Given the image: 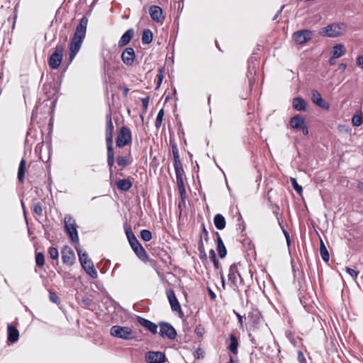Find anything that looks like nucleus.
<instances>
[{"label": "nucleus", "mask_w": 363, "mask_h": 363, "mask_svg": "<svg viewBox=\"0 0 363 363\" xmlns=\"http://www.w3.org/2000/svg\"><path fill=\"white\" fill-rule=\"evenodd\" d=\"M50 301L54 303H58L59 298L56 293L50 291L49 294Z\"/></svg>", "instance_id": "49"}, {"label": "nucleus", "mask_w": 363, "mask_h": 363, "mask_svg": "<svg viewBox=\"0 0 363 363\" xmlns=\"http://www.w3.org/2000/svg\"><path fill=\"white\" fill-rule=\"evenodd\" d=\"M199 240L203 242V240L207 242L208 241V232L206 230L205 225L201 224V231L199 235Z\"/></svg>", "instance_id": "39"}, {"label": "nucleus", "mask_w": 363, "mask_h": 363, "mask_svg": "<svg viewBox=\"0 0 363 363\" xmlns=\"http://www.w3.org/2000/svg\"><path fill=\"white\" fill-rule=\"evenodd\" d=\"M195 333L199 337H202L205 333V329L201 325H199L195 328Z\"/></svg>", "instance_id": "50"}, {"label": "nucleus", "mask_w": 363, "mask_h": 363, "mask_svg": "<svg viewBox=\"0 0 363 363\" xmlns=\"http://www.w3.org/2000/svg\"><path fill=\"white\" fill-rule=\"evenodd\" d=\"M62 262L68 266H72L75 261L74 251L68 246H64L61 250Z\"/></svg>", "instance_id": "12"}, {"label": "nucleus", "mask_w": 363, "mask_h": 363, "mask_svg": "<svg viewBox=\"0 0 363 363\" xmlns=\"http://www.w3.org/2000/svg\"><path fill=\"white\" fill-rule=\"evenodd\" d=\"M117 188L121 191H128L133 186V183L130 179H119L116 183Z\"/></svg>", "instance_id": "24"}, {"label": "nucleus", "mask_w": 363, "mask_h": 363, "mask_svg": "<svg viewBox=\"0 0 363 363\" xmlns=\"http://www.w3.org/2000/svg\"><path fill=\"white\" fill-rule=\"evenodd\" d=\"M76 250L77 252L81 264H86L87 261L91 260L88 257V254L85 251H82L80 247H76Z\"/></svg>", "instance_id": "34"}, {"label": "nucleus", "mask_w": 363, "mask_h": 363, "mask_svg": "<svg viewBox=\"0 0 363 363\" xmlns=\"http://www.w3.org/2000/svg\"><path fill=\"white\" fill-rule=\"evenodd\" d=\"M164 114V109L161 108L157 113L155 123V125L156 128H157V129L160 128L162 125Z\"/></svg>", "instance_id": "41"}, {"label": "nucleus", "mask_w": 363, "mask_h": 363, "mask_svg": "<svg viewBox=\"0 0 363 363\" xmlns=\"http://www.w3.org/2000/svg\"><path fill=\"white\" fill-rule=\"evenodd\" d=\"M111 336L125 340H134L137 337V332L128 326L113 325L110 329Z\"/></svg>", "instance_id": "3"}, {"label": "nucleus", "mask_w": 363, "mask_h": 363, "mask_svg": "<svg viewBox=\"0 0 363 363\" xmlns=\"http://www.w3.org/2000/svg\"><path fill=\"white\" fill-rule=\"evenodd\" d=\"M291 182L295 191L298 194H301L302 193L303 189L302 186L298 184L296 179L295 178H291Z\"/></svg>", "instance_id": "47"}, {"label": "nucleus", "mask_w": 363, "mask_h": 363, "mask_svg": "<svg viewBox=\"0 0 363 363\" xmlns=\"http://www.w3.org/2000/svg\"><path fill=\"white\" fill-rule=\"evenodd\" d=\"M149 101H150L149 96L141 99L143 108L144 110H146L147 108L148 105H149Z\"/></svg>", "instance_id": "53"}, {"label": "nucleus", "mask_w": 363, "mask_h": 363, "mask_svg": "<svg viewBox=\"0 0 363 363\" xmlns=\"http://www.w3.org/2000/svg\"><path fill=\"white\" fill-rule=\"evenodd\" d=\"M174 167L176 174L177 184L178 186L179 192L182 201L185 203L186 199V189L184 183V170L182 162L174 164Z\"/></svg>", "instance_id": "7"}, {"label": "nucleus", "mask_w": 363, "mask_h": 363, "mask_svg": "<svg viewBox=\"0 0 363 363\" xmlns=\"http://www.w3.org/2000/svg\"><path fill=\"white\" fill-rule=\"evenodd\" d=\"M84 270L88 274L91 278H97V272L94 268V263L91 260L87 261L86 264H81Z\"/></svg>", "instance_id": "25"}, {"label": "nucleus", "mask_w": 363, "mask_h": 363, "mask_svg": "<svg viewBox=\"0 0 363 363\" xmlns=\"http://www.w3.org/2000/svg\"><path fill=\"white\" fill-rule=\"evenodd\" d=\"M157 83L156 89H158L160 86V85L162 82L163 78H164L163 69H159L158 73L157 74Z\"/></svg>", "instance_id": "48"}, {"label": "nucleus", "mask_w": 363, "mask_h": 363, "mask_svg": "<svg viewBox=\"0 0 363 363\" xmlns=\"http://www.w3.org/2000/svg\"><path fill=\"white\" fill-rule=\"evenodd\" d=\"M61 82L52 79L44 84L43 90L48 99L55 98L53 103H55L60 92Z\"/></svg>", "instance_id": "6"}, {"label": "nucleus", "mask_w": 363, "mask_h": 363, "mask_svg": "<svg viewBox=\"0 0 363 363\" xmlns=\"http://www.w3.org/2000/svg\"><path fill=\"white\" fill-rule=\"evenodd\" d=\"M320 254L323 261H329L330 255L323 240H320Z\"/></svg>", "instance_id": "35"}, {"label": "nucleus", "mask_w": 363, "mask_h": 363, "mask_svg": "<svg viewBox=\"0 0 363 363\" xmlns=\"http://www.w3.org/2000/svg\"><path fill=\"white\" fill-rule=\"evenodd\" d=\"M233 313L236 315V316L238 318V323H240V325H242V324H243V316H242L240 313H238L235 311H233Z\"/></svg>", "instance_id": "57"}, {"label": "nucleus", "mask_w": 363, "mask_h": 363, "mask_svg": "<svg viewBox=\"0 0 363 363\" xmlns=\"http://www.w3.org/2000/svg\"><path fill=\"white\" fill-rule=\"evenodd\" d=\"M48 254L52 259H58L59 252L56 247H50L48 249Z\"/></svg>", "instance_id": "46"}, {"label": "nucleus", "mask_w": 363, "mask_h": 363, "mask_svg": "<svg viewBox=\"0 0 363 363\" xmlns=\"http://www.w3.org/2000/svg\"><path fill=\"white\" fill-rule=\"evenodd\" d=\"M209 257L212 260L215 268L218 269L220 267V263L218 259L216 258V255L213 249L210 250Z\"/></svg>", "instance_id": "43"}, {"label": "nucleus", "mask_w": 363, "mask_h": 363, "mask_svg": "<svg viewBox=\"0 0 363 363\" xmlns=\"http://www.w3.org/2000/svg\"><path fill=\"white\" fill-rule=\"evenodd\" d=\"M228 277L229 281L234 284H236L237 277H239L240 278V274L238 272L237 264L233 263L230 266Z\"/></svg>", "instance_id": "23"}, {"label": "nucleus", "mask_w": 363, "mask_h": 363, "mask_svg": "<svg viewBox=\"0 0 363 363\" xmlns=\"http://www.w3.org/2000/svg\"><path fill=\"white\" fill-rule=\"evenodd\" d=\"M337 57H334L333 55L331 56V57L328 60V63L330 65H334L335 63H336V59Z\"/></svg>", "instance_id": "62"}, {"label": "nucleus", "mask_w": 363, "mask_h": 363, "mask_svg": "<svg viewBox=\"0 0 363 363\" xmlns=\"http://www.w3.org/2000/svg\"><path fill=\"white\" fill-rule=\"evenodd\" d=\"M216 234V244H217V251L219 255V257L223 259L226 256L227 250L218 232Z\"/></svg>", "instance_id": "22"}, {"label": "nucleus", "mask_w": 363, "mask_h": 363, "mask_svg": "<svg viewBox=\"0 0 363 363\" xmlns=\"http://www.w3.org/2000/svg\"><path fill=\"white\" fill-rule=\"evenodd\" d=\"M208 294H209V296H210L212 300H215V299H216V294L213 292V291L211 288H209V287H208Z\"/></svg>", "instance_id": "58"}, {"label": "nucleus", "mask_w": 363, "mask_h": 363, "mask_svg": "<svg viewBox=\"0 0 363 363\" xmlns=\"http://www.w3.org/2000/svg\"><path fill=\"white\" fill-rule=\"evenodd\" d=\"M123 95H124L125 96H127V95H128V91H129V89H128V87H126V86H124V87L123 88Z\"/></svg>", "instance_id": "64"}, {"label": "nucleus", "mask_w": 363, "mask_h": 363, "mask_svg": "<svg viewBox=\"0 0 363 363\" xmlns=\"http://www.w3.org/2000/svg\"><path fill=\"white\" fill-rule=\"evenodd\" d=\"M145 360L147 363H164L166 357L162 352H148L145 354Z\"/></svg>", "instance_id": "13"}, {"label": "nucleus", "mask_w": 363, "mask_h": 363, "mask_svg": "<svg viewBox=\"0 0 363 363\" xmlns=\"http://www.w3.org/2000/svg\"><path fill=\"white\" fill-rule=\"evenodd\" d=\"M198 250L199 252V257L201 259H206L207 255L205 250L204 244L201 240L198 242Z\"/></svg>", "instance_id": "38"}, {"label": "nucleus", "mask_w": 363, "mask_h": 363, "mask_svg": "<svg viewBox=\"0 0 363 363\" xmlns=\"http://www.w3.org/2000/svg\"><path fill=\"white\" fill-rule=\"evenodd\" d=\"M35 263L39 267H42L45 264V255L43 252H39L35 254Z\"/></svg>", "instance_id": "37"}, {"label": "nucleus", "mask_w": 363, "mask_h": 363, "mask_svg": "<svg viewBox=\"0 0 363 363\" xmlns=\"http://www.w3.org/2000/svg\"><path fill=\"white\" fill-rule=\"evenodd\" d=\"M25 168H26V160L24 159H22L20 162L18 170V179L21 183H23L24 181Z\"/></svg>", "instance_id": "33"}, {"label": "nucleus", "mask_w": 363, "mask_h": 363, "mask_svg": "<svg viewBox=\"0 0 363 363\" xmlns=\"http://www.w3.org/2000/svg\"><path fill=\"white\" fill-rule=\"evenodd\" d=\"M293 108L298 111H305L307 107V103L301 97H296L293 99Z\"/></svg>", "instance_id": "26"}, {"label": "nucleus", "mask_w": 363, "mask_h": 363, "mask_svg": "<svg viewBox=\"0 0 363 363\" xmlns=\"http://www.w3.org/2000/svg\"><path fill=\"white\" fill-rule=\"evenodd\" d=\"M213 222L218 230H223L225 227V219L221 214H216L214 216Z\"/></svg>", "instance_id": "30"}, {"label": "nucleus", "mask_w": 363, "mask_h": 363, "mask_svg": "<svg viewBox=\"0 0 363 363\" xmlns=\"http://www.w3.org/2000/svg\"><path fill=\"white\" fill-rule=\"evenodd\" d=\"M8 330V340L11 342L18 341L19 337V332L16 327L9 325L7 328Z\"/></svg>", "instance_id": "27"}, {"label": "nucleus", "mask_w": 363, "mask_h": 363, "mask_svg": "<svg viewBox=\"0 0 363 363\" xmlns=\"http://www.w3.org/2000/svg\"><path fill=\"white\" fill-rule=\"evenodd\" d=\"M313 32L308 29L298 30L294 33L293 40L297 44H303L311 40Z\"/></svg>", "instance_id": "11"}, {"label": "nucleus", "mask_w": 363, "mask_h": 363, "mask_svg": "<svg viewBox=\"0 0 363 363\" xmlns=\"http://www.w3.org/2000/svg\"><path fill=\"white\" fill-rule=\"evenodd\" d=\"M170 145L172 147V153L179 151L178 148H177V144L174 142L170 140Z\"/></svg>", "instance_id": "59"}, {"label": "nucleus", "mask_w": 363, "mask_h": 363, "mask_svg": "<svg viewBox=\"0 0 363 363\" xmlns=\"http://www.w3.org/2000/svg\"><path fill=\"white\" fill-rule=\"evenodd\" d=\"M65 48L64 43H57L55 48L54 52L48 58L49 67L52 69H57L62 60L63 52Z\"/></svg>", "instance_id": "5"}, {"label": "nucleus", "mask_w": 363, "mask_h": 363, "mask_svg": "<svg viewBox=\"0 0 363 363\" xmlns=\"http://www.w3.org/2000/svg\"><path fill=\"white\" fill-rule=\"evenodd\" d=\"M248 72L247 76H253L256 74V67L255 62L253 61V58L252 57L248 62Z\"/></svg>", "instance_id": "42"}, {"label": "nucleus", "mask_w": 363, "mask_h": 363, "mask_svg": "<svg viewBox=\"0 0 363 363\" xmlns=\"http://www.w3.org/2000/svg\"><path fill=\"white\" fill-rule=\"evenodd\" d=\"M113 124L112 122L111 114L107 113L106 116V142L107 145V164L109 168L110 179L113 176V167L114 164V150L113 147Z\"/></svg>", "instance_id": "2"}, {"label": "nucleus", "mask_w": 363, "mask_h": 363, "mask_svg": "<svg viewBox=\"0 0 363 363\" xmlns=\"http://www.w3.org/2000/svg\"><path fill=\"white\" fill-rule=\"evenodd\" d=\"M160 332L159 334L162 337H167L169 340H174L177 336V331L175 328L167 322H160L159 323Z\"/></svg>", "instance_id": "10"}, {"label": "nucleus", "mask_w": 363, "mask_h": 363, "mask_svg": "<svg viewBox=\"0 0 363 363\" xmlns=\"http://www.w3.org/2000/svg\"><path fill=\"white\" fill-rule=\"evenodd\" d=\"M33 213L39 216H43V206L40 202L35 203L33 206Z\"/></svg>", "instance_id": "45"}, {"label": "nucleus", "mask_w": 363, "mask_h": 363, "mask_svg": "<svg viewBox=\"0 0 363 363\" xmlns=\"http://www.w3.org/2000/svg\"><path fill=\"white\" fill-rule=\"evenodd\" d=\"M172 155H173L174 164L180 163L181 161L179 159V151H177L176 152H173Z\"/></svg>", "instance_id": "54"}, {"label": "nucleus", "mask_w": 363, "mask_h": 363, "mask_svg": "<svg viewBox=\"0 0 363 363\" xmlns=\"http://www.w3.org/2000/svg\"><path fill=\"white\" fill-rule=\"evenodd\" d=\"M88 24V18L86 16H83L79 24L77 25L74 34L69 44V53L68 59V65L70 64L77 52L79 51L82 42L85 38L86 27Z\"/></svg>", "instance_id": "1"}, {"label": "nucleus", "mask_w": 363, "mask_h": 363, "mask_svg": "<svg viewBox=\"0 0 363 363\" xmlns=\"http://www.w3.org/2000/svg\"><path fill=\"white\" fill-rule=\"evenodd\" d=\"M347 26L344 23H333L322 28L320 33L323 36L336 38L346 32Z\"/></svg>", "instance_id": "4"}, {"label": "nucleus", "mask_w": 363, "mask_h": 363, "mask_svg": "<svg viewBox=\"0 0 363 363\" xmlns=\"http://www.w3.org/2000/svg\"><path fill=\"white\" fill-rule=\"evenodd\" d=\"M171 308L174 312H182L180 304L175 296L173 289H168L166 292Z\"/></svg>", "instance_id": "17"}, {"label": "nucleus", "mask_w": 363, "mask_h": 363, "mask_svg": "<svg viewBox=\"0 0 363 363\" xmlns=\"http://www.w3.org/2000/svg\"><path fill=\"white\" fill-rule=\"evenodd\" d=\"M135 59V53L133 48L128 47L121 54V60L127 66H132Z\"/></svg>", "instance_id": "14"}, {"label": "nucleus", "mask_w": 363, "mask_h": 363, "mask_svg": "<svg viewBox=\"0 0 363 363\" xmlns=\"http://www.w3.org/2000/svg\"><path fill=\"white\" fill-rule=\"evenodd\" d=\"M357 65L359 67L363 68V55H359L357 57Z\"/></svg>", "instance_id": "55"}, {"label": "nucleus", "mask_w": 363, "mask_h": 363, "mask_svg": "<svg viewBox=\"0 0 363 363\" xmlns=\"http://www.w3.org/2000/svg\"><path fill=\"white\" fill-rule=\"evenodd\" d=\"M289 123L292 128L296 130L301 129L306 124L305 118L303 116L298 114L290 119Z\"/></svg>", "instance_id": "20"}, {"label": "nucleus", "mask_w": 363, "mask_h": 363, "mask_svg": "<svg viewBox=\"0 0 363 363\" xmlns=\"http://www.w3.org/2000/svg\"><path fill=\"white\" fill-rule=\"evenodd\" d=\"M152 233L149 230L143 229L140 231V238L145 242L152 239Z\"/></svg>", "instance_id": "44"}, {"label": "nucleus", "mask_w": 363, "mask_h": 363, "mask_svg": "<svg viewBox=\"0 0 363 363\" xmlns=\"http://www.w3.org/2000/svg\"><path fill=\"white\" fill-rule=\"evenodd\" d=\"M352 123L354 126L358 127L363 123V116L362 114H355L352 118Z\"/></svg>", "instance_id": "40"}, {"label": "nucleus", "mask_w": 363, "mask_h": 363, "mask_svg": "<svg viewBox=\"0 0 363 363\" xmlns=\"http://www.w3.org/2000/svg\"><path fill=\"white\" fill-rule=\"evenodd\" d=\"M346 53V48L342 44H337L333 48L332 55L334 57H340Z\"/></svg>", "instance_id": "29"}, {"label": "nucleus", "mask_w": 363, "mask_h": 363, "mask_svg": "<svg viewBox=\"0 0 363 363\" xmlns=\"http://www.w3.org/2000/svg\"><path fill=\"white\" fill-rule=\"evenodd\" d=\"M132 133L130 128L127 126H122L118 134L116 139V146L122 147L131 143Z\"/></svg>", "instance_id": "9"}, {"label": "nucleus", "mask_w": 363, "mask_h": 363, "mask_svg": "<svg viewBox=\"0 0 363 363\" xmlns=\"http://www.w3.org/2000/svg\"><path fill=\"white\" fill-rule=\"evenodd\" d=\"M230 343L228 346V349L234 354H237L238 341L236 337L233 334L230 335Z\"/></svg>", "instance_id": "32"}, {"label": "nucleus", "mask_w": 363, "mask_h": 363, "mask_svg": "<svg viewBox=\"0 0 363 363\" xmlns=\"http://www.w3.org/2000/svg\"><path fill=\"white\" fill-rule=\"evenodd\" d=\"M132 158L128 155L118 156L116 158L117 164L119 167H121V170L127 166L130 165L132 163Z\"/></svg>", "instance_id": "28"}, {"label": "nucleus", "mask_w": 363, "mask_h": 363, "mask_svg": "<svg viewBox=\"0 0 363 363\" xmlns=\"http://www.w3.org/2000/svg\"><path fill=\"white\" fill-rule=\"evenodd\" d=\"M312 101L315 105L324 110L330 108L329 104L322 98L321 94L317 90L312 91Z\"/></svg>", "instance_id": "18"}, {"label": "nucleus", "mask_w": 363, "mask_h": 363, "mask_svg": "<svg viewBox=\"0 0 363 363\" xmlns=\"http://www.w3.org/2000/svg\"><path fill=\"white\" fill-rule=\"evenodd\" d=\"M131 248L138 256V257L143 260L146 261L148 258L147 254L144 249V247L141 245V244L138 242V239L129 243Z\"/></svg>", "instance_id": "15"}, {"label": "nucleus", "mask_w": 363, "mask_h": 363, "mask_svg": "<svg viewBox=\"0 0 363 363\" xmlns=\"http://www.w3.org/2000/svg\"><path fill=\"white\" fill-rule=\"evenodd\" d=\"M124 230L129 243L137 240L130 226L125 225Z\"/></svg>", "instance_id": "36"}, {"label": "nucleus", "mask_w": 363, "mask_h": 363, "mask_svg": "<svg viewBox=\"0 0 363 363\" xmlns=\"http://www.w3.org/2000/svg\"><path fill=\"white\" fill-rule=\"evenodd\" d=\"M284 8V5H283L281 9L277 11V13H276L275 16L273 18V20H275L279 16V14L281 13L283 9Z\"/></svg>", "instance_id": "63"}, {"label": "nucleus", "mask_w": 363, "mask_h": 363, "mask_svg": "<svg viewBox=\"0 0 363 363\" xmlns=\"http://www.w3.org/2000/svg\"><path fill=\"white\" fill-rule=\"evenodd\" d=\"M298 361L299 363H307L304 354L301 350L298 351Z\"/></svg>", "instance_id": "52"}, {"label": "nucleus", "mask_w": 363, "mask_h": 363, "mask_svg": "<svg viewBox=\"0 0 363 363\" xmlns=\"http://www.w3.org/2000/svg\"><path fill=\"white\" fill-rule=\"evenodd\" d=\"M153 34L150 29H145L142 34V43L144 45H148L152 41Z\"/></svg>", "instance_id": "31"}, {"label": "nucleus", "mask_w": 363, "mask_h": 363, "mask_svg": "<svg viewBox=\"0 0 363 363\" xmlns=\"http://www.w3.org/2000/svg\"><path fill=\"white\" fill-rule=\"evenodd\" d=\"M149 13L151 18L157 22L162 23L164 20V16H163L162 9L158 6H151L149 9Z\"/></svg>", "instance_id": "16"}, {"label": "nucleus", "mask_w": 363, "mask_h": 363, "mask_svg": "<svg viewBox=\"0 0 363 363\" xmlns=\"http://www.w3.org/2000/svg\"><path fill=\"white\" fill-rule=\"evenodd\" d=\"M346 272L353 278H357V277L359 274V272L357 271L350 267L346 268Z\"/></svg>", "instance_id": "51"}, {"label": "nucleus", "mask_w": 363, "mask_h": 363, "mask_svg": "<svg viewBox=\"0 0 363 363\" xmlns=\"http://www.w3.org/2000/svg\"><path fill=\"white\" fill-rule=\"evenodd\" d=\"M347 67V65L346 63H340L338 66V69L341 70L342 72H344Z\"/></svg>", "instance_id": "60"}, {"label": "nucleus", "mask_w": 363, "mask_h": 363, "mask_svg": "<svg viewBox=\"0 0 363 363\" xmlns=\"http://www.w3.org/2000/svg\"><path fill=\"white\" fill-rule=\"evenodd\" d=\"M65 230L72 242H79V236L74 219L69 215L65 217Z\"/></svg>", "instance_id": "8"}, {"label": "nucleus", "mask_w": 363, "mask_h": 363, "mask_svg": "<svg viewBox=\"0 0 363 363\" xmlns=\"http://www.w3.org/2000/svg\"><path fill=\"white\" fill-rule=\"evenodd\" d=\"M301 130L304 135H307L308 134V129L306 124L301 128Z\"/></svg>", "instance_id": "61"}, {"label": "nucleus", "mask_w": 363, "mask_h": 363, "mask_svg": "<svg viewBox=\"0 0 363 363\" xmlns=\"http://www.w3.org/2000/svg\"><path fill=\"white\" fill-rule=\"evenodd\" d=\"M282 228V230H283V233L284 235V237L286 238V242H287V245H289L290 244V236H289V233L284 228Z\"/></svg>", "instance_id": "56"}, {"label": "nucleus", "mask_w": 363, "mask_h": 363, "mask_svg": "<svg viewBox=\"0 0 363 363\" xmlns=\"http://www.w3.org/2000/svg\"><path fill=\"white\" fill-rule=\"evenodd\" d=\"M138 322L152 333L156 334L157 333V325L152 321L143 317L138 316Z\"/></svg>", "instance_id": "19"}, {"label": "nucleus", "mask_w": 363, "mask_h": 363, "mask_svg": "<svg viewBox=\"0 0 363 363\" xmlns=\"http://www.w3.org/2000/svg\"><path fill=\"white\" fill-rule=\"evenodd\" d=\"M134 35V30L133 28H130L127 30L123 35L121 37L119 41H118V46L119 47H123L128 44L131 39L133 38Z\"/></svg>", "instance_id": "21"}]
</instances>
